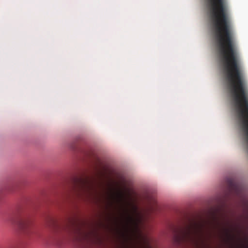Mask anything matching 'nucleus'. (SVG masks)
I'll list each match as a JSON object with an SVG mask.
<instances>
[{
	"instance_id": "nucleus-10",
	"label": "nucleus",
	"mask_w": 248,
	"mask_h": 248,
	"mask_svg": "<svg viewBox=\"0 0 248 248\" xmlns=\"http://www.w3.org/2000/svg\"><path fill=\"white\" fill-rule=\"evenodd\" d=\"M226 233L227 235L228 234V230H226Z\"/></svg>"
},
{
	"instance_id": "nucleus-8",
	"label": "nucleus",
	"mask_w": 248,
	"mask_h": 248,
	"mask_svg": "<svg viewBox=\"0 0 248 248\" xmlns=\"http://www.w3.org/2000/svg\"><path fill=\"white\" fill-rule=\"evenodd\" d=\"M73 228L70 229V232L72 233H73L75 235L74 238H73L75 240H78L80 239V237L84 236L85 234L80 230L79 228L76 226H73Z\"/></svg>"
},
{
	"instance_id": "nucleus-7",
	"label": "nucleus",
	"mask_w": 248,
	"mask_h": 248,
	"mask_svg": "<svg viewBox=\"0 0 248 248\" xmlns=\"http://www.w3.org/2000/svg\"><path fill=\"white\" fill-rule=\"evenodd\" d=\"M127 220L129 223L133 225L137 229H139V225L142 222V218L138 213H136L135 217L128 216L127 217Z\"/></svg>"
},
{
	"instance_id": "nucleus-3",
	"label": "nucleus",
	"mask_w": 248,
	"mask_h": 248,
	"mask_svg": "<svg viewBox=\"0 0 248 248\" xmlns=\"http://www.w3.org/2000/svg\"><path fill=\"white\" fill-rule=\"evenodd\" d=\"M75 191L81 196L85 194L90 196L94 190V186L92 180L87 177L81 176L74 180Z\"/></svg>"
},
{
	"instance_id": "nucleus-6",
	"label": "nucleus",
	"mask_w": 248,
	"mask_h": 248,
	"mask_svg": "<svg viewBox=\"0 0 248 248\" xmlns=\"http://www.w3.org/2000/svg\"><path fill=\"white\" fill-rule=\"evenodd\" d=\"M227 184L230 192L237 195H240L244 193L242 186L236 183L233 178L227 179Z\"/></svg>"
},
{
	"instance_id": "nucleus-9",
	"label": "nucleus",
	"mask_w": 248,
	"mask_h": 248,
	"mask_svg": "<svg viewBox=\"0 0 248 248\" xmlns=\"http://www.w3.org/2000/svg\"><path fill=\"white\" fill-rule=\"evenodd\" d=\"M242 248H248V235L246 236L245 242L242 244Z\"/></svg>"
},
{
	"instance_id": "nucleus-2",
	"label": "nucleus",
	"mask_w": 248,
	"mask_h": 248,
	"mask_svg": "<svg viewBox=\"0 0 248 248\" xmlns=\"http://www.w3.org/2000/svg\"><path fill=\"white\" fill-rule=\"evenodd\" d=\"M203 224L199 222L191 221L184 228H173V240L177 244L186 241H195L202 235Z\"/></svg>"
},
{
	"instance_id": "nucleus-1",
	"label": "nucleus",
	"mask_w": 248,
	"mask_h": 248,
	"mask_svg": "<svg viewBox=\"0 0 248 248\" xmlns=\"http://www.w3.org/2000/svg\"><path fill=\"white\" fill-rule=\"evenodd\" d=\"M209 18L222 67H242L226 0H207Z\"/></svg>"
},
{
	"instance_id": "nucleus-5",
	"label": "nucleus",
	"mask_w": 248,
	"mask_h": 248,
	"mask_svg": "<svg viewBox=\"0 0 248 248\" xmlns=\"http://www.w3.org/2000/svg\"><path fill=\"white\" fill-rule=\"evenodd\" d=\"M19 226L25 233H28L31 230L32 221L31 219L25 216L18 215L17 216Z\"/></svg>"
},
{
	"instance_id": "nucleus-4",
	"label": "nucleus",
	"mask_w": 248,
	"mask_h": 248,
	"mask_svg": "<svg viewBox=\"0 0 248 248\" xmlns=\"http://www.w3.org/2000/svg\"><path fill=\"white\" fill-rule=\"evenodd\" d=\"M242 213L237 220L239 227L245 231L248 230V200L244 198L242 202Z\"/></svg>"
}]
</instances>
